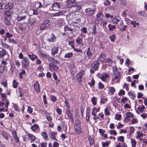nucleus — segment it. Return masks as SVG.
Listing matches in <instances>:
<instances>
[{
	"instance_id": "nucleus-1",
	"label": "nucleus",
	"mask_w": 147,
	"mask_h": 147,
	"mask_svg": "<svg viewBox=\"0 0 147 147\" xmlns=\"http://www.w3.org/2000/svg\"><path fill=\"white\" fill-rule=\"evenodd\" d=\"M28 15L26 10L24 9H22L17 16L16 20L19 22L25 20Z\"/></svg>"
},
{
	"instance_id": "nucleus-2",
	"label": "nucleus",
	"mask_w": 147,
	"mask_h": 147,
	"mask_svg": "<svg viewBox=\"0 0 147 147\" xmlns=\"http://www.w3.org/2000/svg\"><path fill=\"white\" fill-rule=\"evenodd\" d=\"M96 7L94 4L90 7L85 9V11L86 14L88 16H91L94 13L96 10Z\"/></svg>"
},
{
	"instance_id": "nucleus-3",
	"label": "nucleus",
	"mask_w": 147,
	"mask_h": 147,
	"mask_svg": "<svg viewBox=\"0 0 147 147\" xmlns=\"http://www.w3.org/2000/svg\"><path fill=\"white\" fill-rule=\"evenodd\" d=\"M51 24L50 21L49 20H45L43 21V23L41 25L40 30H46L50 26Z\"/></svg>"
},
{
	"instance_id": "nucleus-4",
	"label": "nucleus",
	"mask_w": 147,
	"mask_h": 147,
	"mask_svg": "<svg viewBox=\"0 0 147 147\" xmlns=\"http://www.w3.org/2000/svg\"><path fill=\"white\" fill-rule=\"evenodd\" d=\"M21 64L23 68H26L28 67L29 65L30 61L27 57H24L21 61Z\"/></svg>"
},
{
	"instance_id": "nucleus-5",
	"label": "nucleus",
	"mask_w": 147,
	"mask_h": 147,
	"mask_svg": "<svg viewBox=\"0 0 147 147\" xmlns=\"http://www.w3.org/2000/svg\"><path fill=\"white\" fill-rule=\"evenodd\" d=\"M60 4V3L58 2L55 3L50 7L49 9L50 10H53L54 11L59 10L61 7Z\"/></svg>"
},
{
	"instance_id": "nucleus-6",
	"label": "nucleus",
	"mask_w": 147,
	"mask_h": 147,
	"mask_svg": "<svg viewBox=\"0 0 147 147\" xmlns=\"http://www.w3.org/2000/svg\"><path fill=\"white\" fill-rule=\"evenodd\" d=\"M74 1L67 0L66 1V6L67 8L71 7V8L76 4V2Z\"/></svg>"
},
{
	"instance_id": "nucleus-7",
	"label": "nucleus",
	"mask_w": 147,
	"mask_h": 147,
	"mask_svg": "<svg viewBox=\"0 0 147 147\" xmlns=\"http://www.w3.org/2000/svg\"><path fill=\"white\" fill-rule=\"evenodd\" d=\"M65 24V22L62 18L58 19L56 21V25L58 27H61Z\"/></svg>"
},
{
	"instance_id": "nucleus-8",
	"label": "nucleus",
	"mask_w": 147,
	"mask_h": 147,
	"mask_svg": "<svg viewBox=\"0 0 147 147\" xmlns=\"http://www.w3.org/2000/svg\"><path fill=\"white\" fill-rule=\"evenodd\" d=\"M1 45L5 49H9L11 54L12 53L13 49V47L12 46H10L4 43H1Z\"/></svg>"
},
{
	"instance_id": "nucleus-9",
	"label": "nucleus",
	"mask_w": 147,
	"mask_h": 147,
	"mask_svg": "<svg viewBox=\"0 0 147 147\" xmlns=\"http://www.w3.org/2000/svg\"><path fill=\"white\" fill-rule=\"evenodd\" d=\"M90 78L88 79V84L90 86L92 87L95 84V81L94 80L93 77L91 75L89 76Z\"/></svg>"
},
{
	"instance_id": "nucleus-10",
	"label": "nucleus",
	"mask_w": 147,
	"mask_h": 147,
	"mask_svg": "<svg viewBox=\"0 0 147 147\" xmlns=\"http://www.w3.org/2000/svg\"><path fill=\"white\" fill-rule=\"evenodd\" d=\"M93 50L92 48H90V47L88 48L87 54L88 58V59H91L92 56L93 55Z\"/></svg>"
},
{
	"instance_id": "nucleus-11",
	"label": "nucleus",
	"mask_w": 147,
	"mask_h": 147,
	"mask_svg": "<svg viewBox=\"0 0 147 147\" xmlns=\"http://www.w3.org/2000/svg\"><path fill=\"white\" fill-rule=\"evenodd\" d=\"M59 52L58 47L56 46H54L51 49V53L53 56L58 53Z\"/></svg>"
},
{
	"instance_id": "nucleus-12",
	"label": "nucleus",
	"mask_w": 147,
	"mask_h": 147,
	"mask_svg": "<svg viewBox=\"0 0 147 147\" xmlns=\"http://www.w3.org/2000/svg\"><path fill=\"white\" fill-rule=\"evenodd\" d=\"M120 77V74H114L112 81L115 83H119V79Z\"/></svg>"
},
{
	"instance_id": "nucleus-13",
	"label": "nucleus",
	"mask_w": 147,
	"mask_h": 147,
	"mask_svg": "<svg viewBox=\"0 0 147 147\" xmlns=\"http://www.w3.org/2000/svg\"><path fill=\"white\" fill-rule=\"evenodd\" d=\"M80 5L76 3V5L72 8V10L74 12H79L80 11Z\"/></svg>"
},
{
	"instance_id": "nucleus-14",
	"label": "nucleus",
	"mask_w": 147,
	"mask_h": 147,
	"mask_svg": "<svg viewBox=\"0 0 147 147\" xmlns=\"http://www.w3.org/2000/svg\"><path fill=\"white\" fill-rule=\"evenodd\" d=\"M56 39V36L53 33H52L50 37L47 39V41L49 42H54Z\"/></svg>"
},
{
	"instance_id": "nucleus-15",
	"label": "nucleus",
	"mask_w": 147,
	"mask_h": 147,
	"mask_svg": "<svg viewBox=\"0 0 147 147\" xmlns=\"http://www.w3.org/2000/svg\"><path fill=\"white\" fill-rule=\"evenodd\" d=\"M28 56L29 58L32 61H34L35 59H36L38 58V56L33 53L29 54Z\"/></svg>"
},
{
	"instance_id": "nucleus-16",
	"label": "nucleus",
	"mask_w": 147,
	"mask_h": 147,
	"mask_svg": "<svg viewBox=\"0 0 147 147\" xmlns=\"http://www.w3.org/2000/svg\"><path fill=\"white\" fill-rule=\"evenodd\" d=\"M99 64L98 62L95 61L92 64V67L95 69V70H97L98 69Z\"/></svg>"
},
{
	"instance_id": "nucleus-17",
	"label": "nucleus",
	"mask_w": 147,
	"mask_h": 147,
	"mask_svg": "<svg viewBox=\"0 0 147 147\" xmlns=\"http://www.w3.org/2000/svg\"><path fill=\"white\" fill-rule=\"evenodd\" d=\"M49 67L51 71L57 70L58 69V67L57 66L52 63L49 64Z\"/></svg>"
},
{
	"instance_id": "nucleus-18",
	"label": "nucleus",
	"mask_w": 147,
	"mask_h": 147,
	"mask_svg": "<svg viewBox=\"0 0 147 147\" xmlns=\"http://www.w3.org/2000/svg\"><path fill=\"white\" fill-rule=\"evenodd\" d=\"M7 53V52L5 49L1 48V50L0 51V57L3 58Z\"/></svg>"
},
{
	"instance_id": "nucleus-19",
	"label": "nucleus",
	"mask_w": 147,
	"mask_h": 147,
	"mask_svg": "<svg viewBox=\"0 0 147 147\" xmlns=\"http://www.w3.org/2000/svg\"><path fill=\"white\" fill-rule=\"evenodd\" d=\"M34 88L35 91L37 92H39L40 91V85L37 82H35L34 85Z\"/></svg>"
},
{
	"instance_id": "nucleus-20",
	"label": "nucleus",
	"mask_w": 147,
	"mask_h": 147,
	"mask_svg": "<svg viewBox=\"0 0 147 147\" xmlns=\"http://www.w3.org/2000/svg\"><path fill=\"white\" fill-rule=\"evenodd\" d=\"M29 140L30 141L31 143L34 142L35 139V136L32 134H28Z\"/></svg>"
},
{
	"instance_id": "nucleus-21",
	"label": "nucleus",
	"mask_w": 147,
	"mask_h": 147,
	"mask_svg": "<svg viewBox=\"0 0 147 147\" xmlns=\"http://www.w3.org/2000/svg\"><path fill=\"white\" fill-rule=\"evenodd\" d=\"M83 74H77L76 80L77 82L80 83L82 80Z\"/></svg>"
},
{
	"instance_id": "nucleus-22",
	"label": "nucleus",
	"mask_w": 147,
	"mask_h": 147,
	"mask_svg": "<svg viewBox=\"0 0 147 147\" xmlns=\"http://www.w3.org/2000/svg\"><path fill=\"white\" fill-rule=\"evenodd\" d=\"M57 134V133L54 132H52L50 133L49 134V137L52 140H55L57 141V140L55 138V135Z\"/></svg>"
},
{
	"instance_id": "nucleus-23",
	"label": "nucleus",
	"mask_w": 147,
	"mask_h": 147,
	"mask_svg": "<svg viewBox=\"0 0 147 147\" xmlns=\"http://www.w3.org/2000/svg\"><path fill=\"white\" fill-rule=\"evenodd\" d=\"M3 21L5 24L6 25H9L11 23L9 18L5 17L3 19Z\"/></svg>"
},
{
	"instance_id": "nucleus-24",
	"label": "nucleus",
	"mask_w": 147,
	"mask_h": 147,
	"mask_svg": "<svg viewBox=\"0 0 147 147\" xmlns=\"http://www.w3.org/2000/svg\"><path fill=\"white\" fill-rule=\"evenodd\" d=\"M127 116L125 117L124 120H128L129 118H133L134 117L133 114L130 112H128L126 113Z\"/></svg>"
},
{
	"instance_id": "nucleus-25",
	"label": "nucleus",
	"mask_w": 147,
	"mask_h": 147,
	"mask_svg": "<svg viewBox=\"0 0 147 147\" xmlns=\"http://www.w3.org/2000/svg\"><path fill=\"white\" fill-rule=\"evenodd\" d=\"M145 109V107L144 105H142L141 107H139L137 108L136 112L137 114H140V112H142Z\"/></svg>"
},
{
	"instance_id": "nucleus-26",
	"label": "nucleus",
	"mask_w": 147,
	"mask_h": 147,
	"mask_svg": "<svg viewBox=\"0 0 147 147\" xmlns=\"http://www.w3.org/2000/svg\"><path fill=\"white\" fill-rule=\"evenodd\" d=\"M7 70L6 67L4 66H0V73L2 74L6 73Z\"/></svg>"
},
{
	"instance_id": "nucleus-27",
	"label": "nucleus",
	"mask_w": 147,
	"mask_h": 147,
	"mask_svg": "<svg viewBox=\"0 0 147 147\" xmlns=\"http://www.w3.org/2000/svg\"><path fill=\"white\" fill-rule=\"evenodd\" d=\"M74 129L76 132L77 134H80L81 133L82 130L80 126H74Z\"/></svg>"
},
{
	"instance_id": "nucleus-28",
	"label": "nucleus",
	"mask_w": 147,
	"mask_h": 147,
	"mask_svg": "<svg viewBox=\"0 0 147 147\" xmlns=\"http://www.w3.org/2000/svg\"><path fill=\"white\" fill-rule=\"evenodd\" d=\"M38 127L39 126L38 124H34L31 127L30 129L33 131H36L38 130Z\"/></svg>"
},
{
	"instance_id": "nucleus-29",
	"label": "nucleus",
	"mask_w": 147,
	"mask_h": 147,
	"mask_svg": "<svg viewBox=\"0 0 147 147\" xmlns=\"http://www.w3.org/2000/svg\"><path fill=\"white\" fill-rule=\"evenodd\" d=\"M128 94L132 99H134V98L136 96L135 93L134 91H131L129 92L128 93Z\"/></svg>"
},
{
	"instance_id": "nucleus-30",
	"label": "nucleus",
	"mask_w": 147,
	"mask_h": 147,
	"mask_svg": "<svg viewBox=\"0 0 147 147\" xmlns=\"http://www.w3.org/2000/svg\"><path fill=\"white\" fill-rule=\"evenodd\" d=\"M108 74H102L100 77L101 80L104 82H105L107 78H108Z\"/></svg>"
},
{
	"instance_id": "nucleus-31",
	"label": "nucleus",
	"mask_w": 147,
	"mask_h": 147,
	"mask_svg": "<svg viewBox=\"0 0 147 147\" xmlns=\"http://www.w3.org/2000/svg\"><path fill=\"white\" fill-rule=\"evenodd\" d=\"M63 15V12L62 11H60L59 12L54 13L53 14V16L54 17L55 16H62Z\"/></svg>"
},
{
	"instance_id": "nucleus-32",
	"label": "nucleus",
	"mask_w": 147,
	"mask_h": 147,
	"mask_svg": "<svg viewBox=\"0 0 147 147\" xmlns=\"http://www.w3.org/2000/svg\"><path fill=\"white\" fill-rule=\"evenodd\" d=\"M115 91V90L114 87H110L109 88V93L111 95H113Z\"/></svg>"
},
{
	"instance_id": "nucleus-33",
	"label": "nucleus",
	"mask_w": 147,
	"mask_h": 147,
	"mask_svg": "<svg viewBox=\"0 0 147 147\" xmlns=\"http://www.w3.org/2000/svg\"><path fill=\"white\" fill-rule=\"evenodd\" d=\"M97 99L96 97L94 96L93 97L91 98V101L93 105H95L96 104Z\"/></svg>"
},
{
	"instance_id": "nucleus-34",
	"label": "nucleus",
	"mask_w": 147,
	"mask_h": 147,
	"mask_svg": "<svg viewBox=\"0 0 147 147\" xmlns=\"http://www.w3.org/2000/svg\"><path fill=\"white\" fill-rule=\"evenodd\" d=\"M16 68L14 67V66L13 65H11V68L9 70V71L11 73H16Z\"/></svg>"
},
{
	"instance_id": "nucleus-35",
	"label": "nucleus",
	"mask_w": 147,
	"mask_h": 147,
	"mask_svg": "<svg viewBox=\"0 0 147 147\" xmlns=\"http://www.w3.org/2000/svg\"><path fill=\"white\" fill-rule=\"evenodd\" d=\"M12 135L16 142H19V139L17 137L15 131H13L12 132Z\"/></svg>"
},
{
	"instance_id": "nucleus-36",
	"label": "nucleus",
	"mask_w": 147,
	"mask_h": 147,
	"mask_svg": "<svg viewBox=\"0 0 147 147\" xmlns=\"http://www.w3.org/2000/svg\"><path fill=\"white\" fill-rule=\"evenodd\" d=\"M136 134L137 135L136 138L137 139H138L141 137H142L143 136V134L142 132H140V131H138L136 132Z\"/></svg>"
},
{
	"instance_id": "nucleus-37",
	"label": "nucleus",
	"mask_w": 147,
	"mask_h": 147,
	"mask_svg": "<svg viewBox=\"0 0 147 147\" xmlns=\"http://www.w3.org/2000/svg\"><path fill=\"white\" fill-rule=\"evenodd\" d=\"M2 134L6 140L8 139V134L7 132L5 131H2Z\"/></svg>"
},
{
	"instance_id": "nucleus-38",
	"label": "nucleus",
	"mask_w": 147,
	"mask_h": 147,
	"mask_svg": "<svg viewBox=\"0 0 147 147\" xmlns=\"http://www.w3.org/2000/svg\"><path fill=\"white\" fill-rule=\"evenodd\" d=\"M73 55L72 52L69 53L65 54L64 57L66 58H69L72 57Z\"/></svg>"
},
{
	"instance_id": "nucleus-39",
	"label": "nucleus",
	"mask_w": 147,
	"mask_h": 147,
	"mask_svg": "<svg viewBox=\"0 0 147 147\" xmlns=\"http://www.w3.org/2000/svg\"><path fill=\"white\" fill-rule=\"evenodd\" d=\"M49 61L54 63L57 64L58 63V62L57 60H55L53 58L51 57L49 58Z\"/></svg>"
},
{
	"instance_id": "nucleus-40",
	"label": "nucleus",
	"mask_w": 147,
	"mask_h": 147,
	"mask_svg": "<svg viewBox=\"0 0 147 147\" xmlns=\"http://www.w3.org/2000/svg\"><path fill=\"white\" fill-rule=\"evenodd\" d=\"M108 27L110 31H112L113 29L116 28V26L115 25H111V24H109L108 25Z\"/></svg>"
},
{
	"instance_id": "nucleus-41",
	"label": "nucleus",
	"mask_w": 147,
	"mask_h": 147,
	"mask_svg": "<svg viewBox=\"0 0 147 147\" xmlns=\"http://www.w3.org/2000/svg\"><path fill=\"white\" fill-rule=\"evenodd\" d=\"M116 38V35L115 34H113L109 36V38L111 40V41L113 42L115 41V39Z\"/></svg>"
},
{
	"instance_id": "nucleus-42",
	"label": "nucleus",
	"mask_w": 147,
	"mask_h": 147,
	"mask_svg": "<svg viewBox=\"0 0 147 147\" xmlns=\"http://www.w3.org/2000/svg\"><path fill=\"white\" fill-rule=\"evenodd\" d=\"M64 29L65 32L66 31H72L73 30V29L71 28H69L67 26H65L64 27Z\"/></svg>"
},
{
	"instance_id": "nucleus-43",
	"label": "nucleus",
	"mask_w": 147,
	"mask_h": 147,
	"mask_svg": "<svg viewBox=\"0 0 147 147\" xmlns=\"http://www.w3.org/2000/svg\"><path fill=\"white\" fill-rule=\"evenodd\" d=\"M131 143L132 147H135L136 144V142L133 139H131Z\"/></svg>"
},
{
	"instance_id": "nucleus-44",
	"label": "nucleus",
	"mask_w": 147,
	"mask_h": 147,
	"mask_svg": "<svg viewBox=\"0 0 147 147\" xmlns=\"http://www.w3.org/2000/svg\"><path fill=\"white\" fill-rule=\"evenodd\" d=\"M88 140L90 145H92L94 143V141L93 139L91 137H89L88 138Z\"/></svg>"
},
{
	"instance_id": "nucleus-45",
	"label": "nucleus",
	"mask_w": 147,
	"mask_h": 147,
	"mask_svg": "<svg viewBox=\"0 0 147 147\" xmlns=\"http://www.w3.org/2000/svg\"><path fill=\"white\" fill-rule=\"evenodd\" d=\"M6 7H7V9H10L12 8L13 6V4L11 3H9L6 5Z\"/></svg>"
},
{
	"instance_id": "nucleus-46",
	"label": "nucleus",
	"mask_w": 147,
	"mask_h": 147,
	"mask_svg": "<svg viewBox=\"0 0 147 147\" xmlns=\"http://www.w3.org/2000/svg\"><path fill=\"white\" fill-rule=\"evenodd\" d=\"M11 12L9 11H6L5 12V17L9 18L11 15Z\"/></svg>"
},
{
	"instance_id": "nucleus-47",
	"label": "nucleus",
	"mask_w": 147,
	"mask_h": 147,
	"mask_svg": "<svg viewBox=\"0 0 147 147\" xmlns=\"http://www.w3.org/2000/svg\"><path fill=\"white\" fill-rule=\"evenodd\" d=\"M121 117V115L120 114H116L115 115V119L117 120H120Z\"/></svg>"
},
{
	"instance_id": "nucleus-48",
	"label": "nucleus",
	"mask_w": 147,
	"mask_h": 147,
	"mask_svg": "<svg viewBox=\"0 0 147 147\" xmlns=\"http://www.w3.org/2000/svg\"><path fill=\"white\" fill-rule=\"evenodd\" d=\"M41 135L42 136L43 138L45 139H46L48 138V136L45 131H43L42 132L41 134Z\"/></svg>"
},
{
	"instance_id": "nucleus-49",
	"label": "nucleus",
	"mask_w": 147,
	"mask_h": 147,
	"mask_svg": "<svg viewBox=\"0 0 147 147\" xmlns=\"http://www.w3.org/2000/svg\"><path fill=\"white\" fill-rule=\"evenodd\" d=\"M42 4L40 2H37L35 4V7L37 9L40 8L41 7Z\"/></svg>"
},
{
	"instance_id": "nucleus-50",
	"label": "nucleus",
	"mask_w": 147,
	"mask_h": 147,
	"mask_svg": "<svg viewBox=\"0 0 147 147\" xmlns=\"http://www.w3.org/2000/svg\"><path fill=\"white\" fill-rule=\"evenodd\" d=\"M112 69L114 74H119V72L116 67H113Z\"/></svg>"
},
{
	"instance_id": "nucleus-51",
	"label": "nucleus",
	"mask_w": 147,
	"mask_h": 147,
	"mask_svg": "<svg viewBox=\"0 0 147 147\" xmlns=\"http://www.w3.org/2000/svg\"><path fill=\"white\" fill-rule=\"evenodd\" d=\"M13 87L14 88H16L17 87V85H18V83L16 82L15 80H14L13 81Z\"/></svg>"
},
{
	"instance_id": "nucleus-52",
	"label": "nucleus",
	"mask_w": 147,
	"mask_h": 147,
	"mask_svg": "<svg viewBox=\"0 0 147 147\" xmlns=\"http://www.w3.org/2000/svg\"><path fill=\"white\" fill-rule=\"evenodd\" d=\"M105 114L107 115H110V112L109 111L108 108L106 107L105 109Z\"/></svg>"
},
{
	"instance_id": "nucleus-53",
	"label": "nucleus",
	"mask_w": 147,
	"mask_h": 147,
	"mask_svg": "<svg viewBox=\"0 0 147 147\" xmlns=\"http://www.w3.org/2000/svg\"><path fill=\"white\" fill-rule=\"evenodd\" d=\"M107 98H102L100 100V103L104 104L106 102H107Z\"/></svg>"
},
{
	"instance_id": "nucleus-54",
	"label": "nucleus",
	"mask_w": 147,
	"mask_h": 147,
	"mask_svg": "<svg viewBox=\"0 0 147 147\" xmlns=\"http://www.w3.org/2000/svg\"><path fill=\"white\" fill-rule=\"evenodd\" d=\"M8 40L9 43H12L13 44H16L17 43L16 41L13 38L9 39Z\"/></svg>"
},
{
	"instance_id": "nucleus-55",
	"label": "nucleus",
	"mask_w": 147,
	"mask_h": 147,
	"mask_svg": "<svg viewBox=\"0 0 147 147\" xmlns=\"http://www.w3.org/2000/svg\"><path fill=\"white\" fill-rule=\"evenodd\" d=\"M13 107L15 111H19V109L17 105L13 103Z\"/></svg>"
},
{
	"instance_id": "nucleus-56",
	"label": "nucleus",
	"mask_w": 147,
	"mask_h": 147,
	"mask_svg": "<svg viewBox=\"0 0 147 147\" xmlns=\"http://www.w3.org/2000/svg\"><path fill=\"white\" fill-rule=\"evenodd\" d=\"M78 125L80 126V123L79 120L78 119H77L75 121L74 126H78Z\"/></svg>"
},
{
	"instance_id": "nucleus-57",
	"label": "nucleus",
	"mask_w": 147,
	"mask_h": 147,
	"mask_svg": "<svg viewBox=\"0 0 147 147\" xmlns=\"http://www.w3.org/2000/svg\"><path fill=\"white\" fill-rule=\"evenodd\" d=\"M138 13L139 14V16H142L143 17L146 16V14L144 11H140L138 12Z\"/></svg>"
},
{
	"instance_id": "nucleus-58",
	"label": "nucleus",
	"mask_w": 147,
	"mask_h": 147,
	"mask_svg": "<svg viewBox=\"0 0 147 147\" xmlns=\"http://www.w3.org/2000/svg\"><path fill=\"white\" fill-rule=\"evenodd\" d=\"M66 113L68 117H70L72 116V115L68 109H66Z\"/></svg>"
},
{
	"instance_id": "nucleus-59",
	"label": "nucleus",
	"mask_w": 147,
	"mask_h": 147,
	"mask_svg": "<svg viewBox=\"0 0 147 147\" xmlns=\"http://www.w3.org/2000/svg\"><path fill=\"white\" fill-rule=\"evenodd\" d=\"M92 34H96V33L95 26H94L92 28Z\"/></svg>"
},
{
	"instance_id": "nucleus-60",
	"label": "nucleus",
	"mask_w": 147,
	"mask_h": 147,
	"mask_svg": "<svg viewBox=\"0 0 147 147\" xmlns=\"http://www.w3.org/2000/svg\"><path fill=\"white\" fill-rule=\"evenodd\" d=\"M103 15L101 12H99L96 15V17L98 19L99 18L102 17Z\"/></svg>"
},
{
	"instance_id": "nucleus-61",
	"label": "nucleus",
	"mask_w": 147,
	"mask_h": 147,
	"mask_svg": "<svg viewBox=\"0 0 147 147\" xmlns=\"http://www.w3.org/2000/svg\"><path fill=\"white\" fill-rule=\"evenodd\" d=\"M83 40V39L82 38H78L76 40V42L77 43L79 44L82 43Z\"/></svg>"
},
{
	"instance_id": "nucleus-62",
	"label": "nucleus",
	"mask_w": 147,
	"mask_h": 147,
	"mask_svg": "<svg viewBox=\"0 0 147 147\" xmlns=\"http://www.w3.org/2000/svg\"><path fill=\"white\" fill-rule=\"evenodd\" d=\"M6 37L8 38H10L12 37L13 36L12 34H10L9 32H7L6 34Z\"/></svg>"
},
{
	"instance_id": "nucleus-63",
	"label": "nucleus",
	"mask_w": 147,
	"mask_h": 147,
	"mask_svg": "<svg viewBox=\"0 0 147 147\" xmlns=\"http://www.w3.org/2000/svg\"><path fill=\"white\" fill-rule=\"evenodd\" d=\"M15 64L18 67H19L20 66V63L19 61L17 60H15Z\"/></svg>"
},
{
	"instance_id": "nucleus-64",
	"label": "nucleus",
	"mask_w": 147,
	"mask_h": 147,
	"mask_svg": "<svg viewBox=\"0 0 147 147\" xmlns=\"http://www.w3.org/2000/svg\"><path fill=\"white\" fill-rule=\"evenodd\" d=\"M102 147H105V146H107L109 145V143L108 142H102Z\"/></svg>"
}]
</instances>
